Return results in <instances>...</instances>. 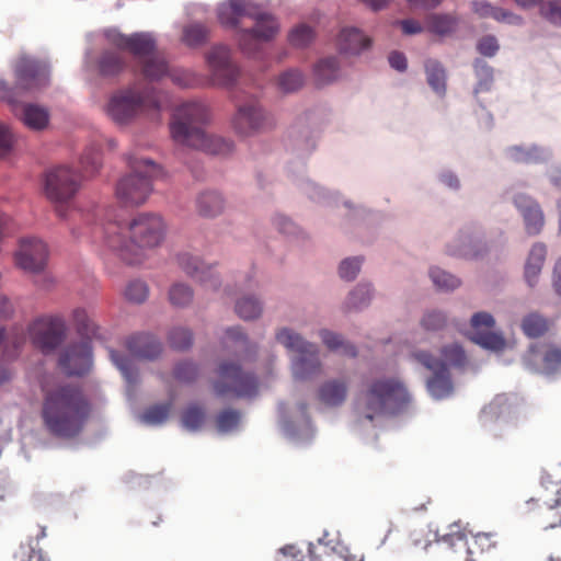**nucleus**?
<instances>
[{
    "instance_id": "nucleus-49",
    "label": "nucleus",
    "mask_w": 561,
    "mask_h": 561,
    "mask_svg": "<svg viewBox=\"0 0 561 561\" xmlns=\"http://www.w3.org/2000/svg\"><path fill=\"white\" fill-rule=\"evenodd\" d=\"M340 65L336 58L327 57L321 59L314 67V73L322 83L333 81L339 73Z\"/></svg>"
},
{
    "instance_id": "nucleus-16",
    "label": "nucleus",
    "mask_w": 561,
    "mask_h": 561,
    "mask_svg": "<svg viewBox=\"0 0 561 561\" xmlns=\"http://www.w3.org/2000/svg\"><path fill=\"white\" fill-rule=\"evenodd\" d=\"M213 84L232 89L240 78V68L232 59L231 49L218 44L213 46L205 55Z\"/></svg>"
},
{
    "instance_id": "nucleus-42",
    "label": "nucleus",
    "mask_w": 561,
    "mask_h": 561,
    "mask_svg": "<svg viewBox=\"0 0 561 561\" xmlns=\"http://www.w3.org/2000/svg\"><path fill=\"white\" fill-rule=\"evenodd\" d=\"M427 275L435 289L440 293L454 291L461 285V279L457 275L436 265L428 268Z\"/></svg>"
},
{
    "instance_id": "nucleus-39",
    "label": "nucleus",
    "mask_w": 561,
    "mask_h": 561,
    "mask_svg": "<svg viewBox=\"0 0 561 561\" xmlns=\"http://www.w3.org/2000/svg\"><path fill=\"white\" fill-rule=\"evenodd\" d=\"M125 68V60L117 51L106 49L95 60V70L102 77H115Z\"/></svg>"
},
{
    "instance_id": "nucleus-14",
    "label": "nucleus",
    "mask_w": 561,
    "mask_h": 561,
    "mask_svg": "<svg viewBox=\"0 0 561 561\" xmlns=\"http://www.w3.org/2000/svg\"><path fill=\"white\" fill-rule=\"evenodd\" d=\"M217 374L219 380L214 382V391L224 397L233 393L239 398H253L259 391V381L253 373L245 371L233 362H221Z\"/></svg>"
},
{
    "instance_id": "nucleus-36",
    "label": "nucleus",
    "mask_w": 561,
    "mask_h": 561,
    "mask_svg": "<svg viewBox=\"0 0 561 561\" xmlns=\"http://www.w3.org/2000/svg\"><path fill=\"white\" fill-rule=\"evenodd\" d=\"M467 336L476 345L492 353H501L506 347V340L501 332L476 330L469 331Z\"/></svg>"
},
{
    "instance_id": "nucleus-10",
    "label": "nucleus",
    "mask_w": 561,
    "mask_h": 561,
    "mask_svg": "<svg viewBox=\"0 0 561 561\" xmlns=\"http://www.w3.org/2000/svg\"><path fill=\"white\" fill-rule=\"evenodd\" d=\"M129 172L116 184V196L126 206L144 204L152 192V179L159 172L151 159L138 158L133 153L126 156Z\"/></svg>"
},
{
    "instance_id": "nucleus-31",
    "label": "nucleus",
    "mask_w": 561,
    "mask_h": 561,
    "mask_svg": "<svg viewBox=\"0 0 561 561\" xmlns=\"http://www.w3.org/2000/svg\"><path fill=\"white\" fill-rule=\"evenodd\" d=\"M339 49L347 56H359L371 45V39L355 26H344L340 31Z\"/></svg>"
},
{
    "instance_id": "nucleus-34",
    "label": "nucleus",
    "mask_w": 561,
    "mask_h": 561,
    "mask_svg": "<svg viewBox=\"0 0 561 561\" xmlns=\"http://www.w3.org/2000/svg\"><path fill=\"white\" fill-rule=\"evenodd\" d=\"M197 213L205 218H215L225 209V198L214 190L201 192L195 199Z\"/></svg>"
},
{
    "instance_id": "nucleus-64",
    "label": "nucleus",
    "mask_w": 561,
    "mask_h": 561,
    "mask_svg": "<svg viewBox=\"0 0 561 561\" xmlns=\"http://www.w3.org/2000/svg\"><path fill=\"white\" fill-rule=\"evenodd\" d=\"M148 294L147 285L141 280H134L128 284L125 290L126 298L131 302H142Z\"/></svg>"
},
{
    "instance_id": "nucleus-45",
    "label": "nucleus",
    "mask_w": 561,
    "mask_h": 561,
    "mask_svg": "<svg viewBox=\"0 0 561 561\" xmlns=\"http://www.w3.org/2000/svg\"><path fill=\"white\" fill-rule=\"evenodd\" d=\"M234 311L242 320L253 321L261 317L263 302L254 295H244L236 301Z\"/></svg>"
},
{
    "instance_id": "nucleus-23",
    "label": "nucleus",
    "mask_w": 561,
    "mask_h": 561,
    "mask_svg": "<svg viewBox=\"0 0 561 561\" xmlns=\"http://www.w3.org/2000/svg\"><path fill=\"white\" fill-rule=\"evenodd\" d=\"M527 367L548 377H561V346L531 345L524 357Z\"/></svg>"
},
{
    "instance_id": "nucleus-22",
    "label": "nucleus",
    "mask_w": 561,
    "mask_h": 561,
    "mask_svg": "<svg viewBox=\"0 0 561 561\" xmlns=\"http://www.w3.org/2000/svg\"><path fill=\"white\" fill-rule=\"evenodd\" d=\"M16 87L12 89L33 92L49 83V67L46 61L30 56L21 57L14 68Z\"/></svg>"
},
{
    "instance_id": "nucleus-1",
    "label": "nucleus",
    "mask_w": 561,
    "mask_h": 561,
    "mask_svg": "<svg viewBox=\"0 0 561 561\" xmlns=\"http://www.w3.org/2000/svg\"><path fill=\"white\" fill-rule=\"evenodd\" d=\"M317 138L309 126H295L289 134L288 149L297 154L299 161L289 163L287 174L297 188L306 195L311 202L324 207H337L342 204L346 208L345 220L353 226H371L381 219V214L364 204L354 203L343 198L335 191L324 187L306 174L305 158L316 148Z\"/></svg>"
},
{
    "instance_id": "nucleus-24",
    "label": "nucleus",
    "mask_w": 561,
    "mask_h": 561,
    "mask_svg": "<svg viewBox=\"0 0 561 561\" xmlns=\"http://www.w3.org/2000/svg\"><path fill=\"white\" fill-rule=\"evenodd\" d=\"M92 365V346L87 340L69 344L59 356V366L67 376H83Z\"/></svg>"
},
{
    "instance_id": "nucleus-46",
    "label": "nucleus",
    "mask_w": 561,
    "mask_h": 561,
    "mask_svg": "<svg viewBox=\"0 0 561 561\" xmlns=\"http://www.w3.org/2000/svg\"><path fill=\"white\" fill-rule=\"evenodd\" d=\"M108 356L113 365L119 370L128 387L136 386L138 382V370L134 362L126 355L110 348Z\"/></svg>"
},
{
    "instance_id": "nucleus-30",
    "label": "nucleus",
    "mask_w": 561,
    "mask_h": 561,
    "mask_svg": "<svg viewBox=\"0 0 561 561\" xmlns=\"http://www.w3.org/2000/svg\"><path fill=\"white\" fill-rule=\"evenodd\" d=\"M129 353L139 359L153 360L162 352V344L151 334H135L126 341Z\"/></svg>"
},
{
    "instance_id": "nucleus-26",
    "label": "nucleus",
    "mask_w": 561,
    "mask_h": 561,
    "mask_svg": "<svg viewBox=\"0 0 561 561\" xmlns=\"http://www.w3.org/2000/svg\"><path fill=\"white\" fill-rule=\"evenodd\" d=\"M47 259L48 251L46 244L35 238L23 240L15 256L20 268L36 276L44 273Z\"/></svg>"
},
{
    "instance_id": "nucleus-33",
    "label": "nucleus",
    "mask_w": 561,
    "mask_h": 561,
    "mask_svg": "<svg viewBox=\"0 0 561 561\" xmlns=\"http://www.w3.org/2000/svg\"><path fill=\"white\" fill-rule=\"evenodd\" d=\"M472 70L476 80L472 90L474 98L481 93L491 92L495 82L494 68L483 58L477 57L472 61Z\"/></svg>"
},
{
    "instance_id": "nucleus-53",
    "label": "nucleus",
    "mask_w": 561,
    "mask_h": 561,
    "mask_svg": "<svg viewBox=\"0 0 561 561\" xmlns=\"http://www.w3.org/2000/svg\"><path fill=\"white\" fill-rule=\"evenodd\" d=\"M209 31L205 25L193 23L184 27L183 39L190 46L204 44L208 38Z\"/></svg>"
},
{
    "instance_id": "nucleus-6",
    "label": "nucleus",
    "mask_w": 561,
    "mask_h": 561,
    "mask_svg": "<svg viewBox=\"0 0 561 561\" xmlns=\"http://www.w3.org/2000/svg\"><path fill=\"white\" fill-rule=\"evenodd\" d=\"M165 232V225L157 214H137L126 224L113 225L107 228V245L117 251L127 264L141 262L146 249L159 245Z\"/></svg>"
},
{
    "instance_id": "nucleus-13",
    "label": "nucleus",
    "mask_w": 561,
    "mask_h": 561,
    "mask_svg": "<svg viewBox=\"0 0 561 561\" xmlns=\"http://www.w3.org/2000/svg\"><path fill=\"white\" fill-rule=\"evenodd\" d=\"M278 414L279 430L291 444L306 446L314 439L317 431L305 402L299 401L290 407L286 403H280L278 405Z\"/></svg>"
},
{
    "instance_id": "nucleus-17",
    "label": "nucleus",
    "mask_w": 561,
    "mask_h": 561,
    "mask_svg": "<svg viewBox=\"0 0 561 561\" xmlns=\"http://www.w3.org/2000/svg\"><path fill=\"white\" fill-rule=\"evenodd\" d=\"M272 125L271 114L255 98L243 101L232 118L236 133L245 137L262 133Z\"/></svg>"
},
{
    "instance_id": "nucleus-48",
    "label": "nucleus",
    "mask_w": 561,
    "mask_h": 561,
    "mask_svg": "<svg viewBox=\"0 0 561 561\" xmlns=\"http://www.w3.org/2000/svg\"><path fill=\"white\" fill-rule=\"evenodd\" d=\"M522 330L528 337L536 339L547 332L548 322L541 314L531 312L523 318Z\"/></svg>"
},
{
    "instance_id": "nucleus-20",
    "label": "nucleus",
    "mask_w": 561,
    "mask_h": 561,
    "mask_svg": "<svg viewBox=\"0 0 561 561\" xmlns=\"http://www.w3.org/2000/svg\"><path fill=\"white\" fill-rule=\"evenodd\" d=\"M504 161L517 165L548 164L553 160L554 151L550 146L538 142H515L502 149Z\"/></svg>"
},
{
    "instance_id": "nucleus-29",
    "label": "nucleus",
    "mask_w": 561,
    "mask_h": 561,
    "mask_svg": "<svg viewBox=\"0 0 561 561\" xmlns=\"http://www.w3.org/2000/svg\"><path fill=\"white\" fill-rule=\"evenodd\" d=\"M425 82L437 100L442 101L447 95L448 72L442 61L435 58H426L423 61Z\"/></svg>"
},
{
    "instance_id": "nucleus-59",
    "label": "nucleus",
    "mask_w": 561,
    "mask_h": 561,
    "mask_svg": "<svg viewBox=\"0 0 561 561\" xmlns=\"http://www.w3.org/2000/svg\"><path fill=\"white\" fill-rule=\"evenodd\" d=\"M168 415L167 405H153L140 415V421L147 425H161L167 421Z\"/></svg>"
},
{
    "instance_id": "nucleus-4",
    "label": "nucleus",
    "mask_w": 561,
    "mask_h": 561,
    "mask_svg": "<svg viewBox=\"0 0 561 561\" xmlns=\"http://www.w3.org/2000/svg\"><path fill=\"white\" fill-rule=\"evenodd\" d=\"M217 15L227 27H238L245 18L254 22L251 27L239 28L236 35L240 50L251 57L257 56L262 43L273 41L280 30L273 14L261 10L250 0H227L218 5Z\"/></svg>"
},
{
    "instance_id": "nucleus-27",
    "label": "nucleus",
    "mask_w": 561,
    "mask_h": 561,
    "mask_svg": "<svg viewBox=\"0 0 561 561\" xmlns=\"http://www.w3.org/2000/svg\"><path fill=\"white\" fill-rule=\"evenodd\" d=\"M180 267L192 278L206 288L216 290L220 286V278L211 264L203 262L197 255L182 252L178 255Z\"/></svg>"
},
{
    "instance_id": "nucleus-43",
    "label": "nucleus",
    "mask_w": 561,
    "mask_h": 561,
    "mask_svg": "<svg viewBox=\"0 0 561 561\" xmlns=\"http://www.w3.org/2000/svg\"><path fill=\"white\" fill-rule=\"evenodd\" d=\"M366 257L362 254L345 256L337 263L336 275L344 283H353L359 276Z\"/></svg>"
},
{
    "instance_id": "nucleus-3",
    "label": "nucleus",
    "mask_w": 561,
    "mask_h": 561,
    "mask_svg": "<svg viewBox=\"0 0 561 561\" xmlns=\"http://www.w3.org/2000/svg\"><path fill=\"white\" fill-rule=\"evenodd\" d=\"M210 122L209 110L198 100H185L175 104L170 119L172 140L181 147L226 156L233 151L234 144L206 130Z\"/></svg>"
},
{
    "instance_id": "nucleus-54",
    "label": "nucleus",
    "mask_w": 561,
    "mask_h": 561,
    "mask_svg": "<svg viewBox=\"0 0 561 561\" xmlns=\"http://www.w3.org/2000/svg\"><path fill=\"white\" fill-rule=\"evenodd\" d=\"M436 180L439 185L451 193H459L462 188V183L458 173L450 168L440 169L436 174Z\"/></svg>"
},
{
    "instance_id": "nucleus-52",
    "label": "nucleus",
    "mask_w": 561,
    "mask_h": 561,
    "mask_svg": "<svg viewBox=\"0 0 561 561\" xmlns=\"http://www.w3.org/2000/svg\"><path fill=\"white\" fill-rule=\"evenodd\" d=\"M313 30L306 24L297 25L290 31L288 35V42L295 48L307 47L313 41Z\"/></svg>"
},
{
    "instance_id": "nucleus-12",
    "label": "nucleus",
    "mask_w": 561,
    "mask_h": 561,
    "mask_svg": "<svg viewBox=\"0 0 561 561\" xmlns=\"http://www.w3.org/2000/svg\"><path fill=\"white\" fill-rule=\"evenodd\" d=\"M489 252L486 232L479 221L465 222L444 244V253L458 260H478Z\"/></svg>"
},
{
    "instance_id": "nucleus-28",
    "label": "nucleus",
    "mask_w": 561,
    "mask_h": 561,
    "mask_svg": "<svg viewBox=\"0 0 561 561\" xmlns=\"http://www.w3.org/2000/svg\"><path fill=\"white\" fill-rule=\"evenodd\" d=\"M376 295V288L370 280L363 279L354 285L341 304L344 314L359 313L369 308Z\"/></svg>"
},
{
    "instance_id": "nucleus-2",
    "label": "nucleus",
    "mask_w": 561,
    "mask_h": 561,
    "mask_svg": "<svg viewBox=\"0 0 561 561\" xmlns=\"http://www.w3.org/2000/svg\"><path fill=\"white\" fill-rule=\"evenodd\" d=\"M410 402L405 386L398 378L373 379L354 402V426L367 436L382 420L402 413Z\"/></svg>"
},
{
    "instance_id": "nucleus-60",
    "label": "nucleus",
    "mask_w": 561,
    "mask_h": 561,
    "mask_svg": "<svg viewBox=\"0 0 561 561\" xmlns=\"http://www.w3.org/2000/svg\"><path fill=\"white\" fill-rule=\"evenodd\" d=\"M193 336L185 328H174L169 333V343L175 350H186L192 345Z\"/></svg>"
},
{
    "instance_id": "nucleus-61",
    "label": "nucleus",
    "mask_w": 561,
    "mask_h": 561,
    "mask_svg": "<svg viewBox=\"0 0 561 561\" xmlns=\"http://www.w3.org/2000/svg\"><path fill=\"white\" fill-rule=\"evenodd\" d=\"M476 49L481 56L492 58L500 50V43L494 35L486 34L477 41Z\"/></svg>"
},
{
    "instance_id": "nucleus-41",
    "label": "nucleus",
    "mask_w": 561,
    "mask_h": 561,
    "mask_svg": "<svg viewBox=\"0 0 561 561\" xmlns=\"http://www.w3.org/2000/svg\"><path fill=\"white\" fill-rule=\"evenodd\" d=\"M430 533H433V539H431L428 537L424 538L423 530H421V531H417V530L412 531L411 535H410L412 545L414 547H420V546L423 545V549L427 550V548L432 545L433 541H436V542L443 541V542L447 543L450 548H453V547H455L456 541H463L465 540V535L462 533H460V531H450L448 534L443 535L442 537L439 536L437 529H435V530L430 529L428 534Z\"/></svg>"
},
{
    "instance_id": "nucleus-11",
    "label": "nucleus",
    "mask_w": 561,
    "mask_h": 561,
    "mask_svg": "<svg viewBox=\"0 0 561 561\" xmlns=\"http://www.w3.org/2000/svg\"><path fill=\"white\" fill-rule=\"evenodd\" d=\"M81 180V174L67 165L53 168L45 173L43 192L61 219H66L72 210V199L79 191Z\"/></svg>"
},
{
    "instance_id": "nucleus-55",
    "label": "nucleus",
    "mask_w": 561,
    "mask_h": 561,
    "mask_svg": "<svg viewBox=\"0 0 561 561\" xmlns=\"http://www.w3.org/2000/svg\"><path fill=\"white\" fill-rule=\"evenodd\" d=\"M447 324V316L442 310H430L424 313L421 325L425 331L438 332Z\"/></svg>"
},
{
    "instance_id": "nucleus-56",
    "label": "nucleus",
    "mask_w": 561,
    "mask_h": 561,
    "mask_svg": "<svg viewBox=\"0 0 561 561\" xmlns=\"http://www.w3.org/2000/svg\"><path fill=\"white\" fill-rule=\"evenodd\" d=\"M169 299L173 306L185 307L193 299V289L184 283H176L170 288Z\"/></svg>"
},
{
    "instance_id": "nucleus-7",
    "label": "nucleus",
    "mask_w": 561,
    "mask_h": 561,
    "mask_svg": "<svg viewBox=\"0 0 561 561\" xmlns=\"http://www.w3.org/2000/svg\"><path fill=\"white\" fill-rule=\"evenodd\" d=\"M110 43L131 54L136 69L149 81H159L168 72V61L157 49V39L150 32L125 35L115 28L104 32Z\"/></svg>"
},
{
    "instance_id": "nucleus-57",
    "label": "nucleus",
    "mask_w": 561,
    "mask_h": 561,
    "mask_svg": "<svg viewBox=\"0 0 561 561\" xmlns=\"http://www.w3.org/2000/svg\"><path fill=\"white\" fill-rule=\"evenodd\" d=\"M75 323L83 340L89 341L91 336L96 334V325L84 310H77L75 312Z\"/></svg>"
},
{
    "instance_id": "nucleus-40",
    "label": "nucleus",
    "mask_w": 561,
    "mask_h": 561,
    "mask_svg": "<svg viewBox=\"0 0 561 561\" xmlns=\"http://www.w3.org/2000/svg\"><path fill=\"white\" fill-rule=\"evenodd\" d=\"M305 82L306 75L301 69L296 67L282 70L275 78L277 90L285 94L294 93L300 90Z\"/></svg>"
},
{
    "instance_id": "nucleus-44",
    "label": "nucleus",
    "mask_w": 561,
    "mask_h": 561,
    "mask_svg": "<svg viewBox=\"0 0 561 561\" xmlns=\"http://www.w3.org/2000/svg\"><path fill=\"white\" fill-rule=\"evenodd\" d=\"M243 414L236 409L227 408L216 416V430L220 435H231L241 428Z\"/></svg>"
},
{
    "instance_id": "nucleus-35",
    "label": "nucleus",
    "mask_w": 561,
    "mask_h": 561,
    "mask_svg": "<svg viewBox=\"0 0 561 561\" xmlns=\"http://www.w3.org/2000/svg\"><path fill=\"white\" fill-rule=\"evenodd\" d=\"M347 394V385L342 379H330L324 381L318 390V398L327 407L341 405Z\"/></svg>"
},
{
    "instance_id": "nucleus-51",
    "label": "nucleus",
    "mask_w": 561,
    "mask_h": 561,
    "mask_svg": "<svg viewBox=\"0 0 561 561\" xmlns=\"http://www.w3.org/2000/svg\"><path fill=\"white\" fill-rule=\"evenodd\" d=\"M539 14L549 24L561 27V0H546L541 2Z\"/></svg>"
},
{
    "instance_id": "nucleus-58",
    "label": "nucleus",
    "mask_w": 561,
    "mask_h": 561,
    "mask_svg": "<svg viewBox=\"0 0 561 561\" xmlns=\"http://www.w3.org/2000/svg\"><path fill=\"white\" fill-rule=\"evenodd\" d=\"M170 77L172 82L179 85L182 89H190L197 84V77L194 72L190 70H170L168 67V72L163 77Z\"/></svg>"
},
{
    "instance_id": "nucleus-62",
    "label": "nucleus",
    "mask_w": 561,
    "mask_h": 561,
    "mask_svg": "<svg viewBox=\"0 0 561 561\" xmlns=\"http://www.w3.org/2000/svg\"><path fill=\"white\" fill-rule=\"evenodd\" d=\"M226 335L228 339L241 343V345L249 352V356H254L256 353V346L250 343L245 332L241 327H229L226 330Z\"/></svg>"
},
{
    "instance_id": "nucleus-8",
    "label": "nucleus",
    "mask_w": 561,
    "mask_h": 561,
    "mask_svg": "<svg viewBox=\"0 0 561 561\" xmlns=\"http://www.w3.org/2000/svg\"><path fill=\"white\" fill-rule=\"evenodd\" d=\"M275 340L288 352L291 376L297 381H307L322 370L320 347L295 330L283 327L275 333Z\"/></svg>"
},
{
    "instance_id": "nucleus-15",
    "label": "nucleus",
    "mask_w": 561,
    "mask_h": 561,
    "mask_svg": "<svg viewBox=\"0 0 561 561\" xmlns=\"http://www.w3.org/2000/svg\"><path fill=\"white\" fill-rule=\"evenodd\" d=\"M480 426L494 437H503L516 423V413L506 394H497L479 413Z\"/></svg>"
},
{
    "instance_id": "nucleus-38",
    "label": "nucleus",
    "mask_w": 561,
    "mask_h": 561,
    "mask_svg": "<svg viewBox=\"0 0 561 561\" xmlns=\"http://www.w3.org/2000/svg\"><path fill=\"white\" fill-rule=\"evenodd\" d=\"M546 255L547 247L545 243L537 242L531 247L525 264V279L530 287L537 284Z\"/></svg>"
},
{
    "instance_id": "nucleus-32",
    "label": "nucleus",
    "mask_w": 561,
    "mask_h": 561,
    "mask_svg": "<svg viewBox=\"0 0 561 561\" xmlns=\"http://www.w3.org/2000/svg\"><path fill=\"white\" fill-rule=\"evenodd\" d=\"M25 342L23 333L12 331L8 332L0 327V359L10 360L16 357L21 345ZM9 378V373L3 364L0 363V383Z\"/></svg>"
},
{
    "instance_id": "nucleus-37",
    "label": "nucleus",
    "mask_w": 561,
    "mask_h": 561,
    "mask_svg": "<svg viewBox=\"0 0 561 561\" xmlns=\"http://www.w3.org/2000/svg\"><path fill=\"white\" fill-rule=\"evenodd\" d=\"M437 363L442 364L448 370L450 368L456 370H463L468 365V356L463 347L457 343H449L440 347L439 357H436Z\"/></svg>"
},
{
    "instance_id": "nucleus-50",
    "label": "nucleus",
    "mask_w": 561,
    "mask_h": 561,
    "mask_svg": "<svg viewBox=\"0 0 561 561\" xmlns=\"http://www.w3.org/2000/svg\"><path fill=\"white\" fill-rule=\"evenodd\" d=\"M204 420L205 413L197 405H190L183 411L181 416L182 426L191 433L197 432L202 427Z\"/></svg>"
},
{
    "instance_id": "nucleus-25",
    "label": "nucleus",
    "mask_w": 561,
    "mask_h": 561,
    "mask_svg": "<svg viewBox=\"0 0 561 561\" xmlns=\"http://www.w3.org/2000/svg\"><path fill=\"white\" fill-rule=\"evenodd\" d=\"M512 203L523 219L526 234L529 237L540 234L546 225V216L540 203L524 192L514 194Z\"/></svg>"
},
{
    "instance_id": "nucleus-21",
    "label": "nucleus",
    "mask_w": 561,
    "mask_h": 561,
    "mask_svg": "<svg viewBox=\"0 0 561 561\" xmlns=\"http://www.w3.org/2000/svg\"><path fill=\"white\" fill-rule=\"evenodd\" d=\"M66 324L59 318L38 319L28 328L32 343L44 354L53 353L66 339Z\"/></svg>"
},
{
    "instance_id": "nucleus-9",
    "label": "nucleus",
    "mask_w": 561,
    "mask_h": 561,
    "mask_svg": "<svg viewBox=\"0 0 561 561\" xmlns=\"http://www.w3.org/2000/svg\"><path fill=\"white\" fill-rule=\"evenodd\" d=\"M161 102L150 83H138L112 95L107 104L108 116L119 125L131 122L140 112L159 113Z\"/></svg>"
},
{
    "instance_id": "nucleus-63",
    "label": "nucleus",
    "mask_w": 561,
    "mask_h": 561,
    "mask_svg": "<svg viewBox=\"0 0 561 561\" xmlns=\"http://www.w3.org/2000/svg\"><path fill=\"white\" fill-rule=\"evenodd\" d=\"M274 228L282 234L287 237H297L299 234V228L296 224L285 215H276L273 218Z\"/></svg>"
},
{
    "instance_id": "nucleus-18",
    "label": "nucleus",
    "mask_w": 561,
    "mask_h": 561,
    "mask_svg": "<svg viewBox=\"0 0 561 561\" xmlns=\"http://www.w3.org/2000/svg\"><path fill=\"white\" fill-rule=\"evenodd\" d=\"M412 357L425 369L432 373L426 380V389L434 400L447 399L453 394L454 383L450 371L437 363L436 356L427 351L417 350Z\"/></svg>"
},
{
    "instance_id": "nucleus-5",
    "label": "nucleus",
    "mask_w": 561,
    "mask_h": 561,
    "mask_svg": "<svg viewBox=\"0 0 561 561\" xmlns=\"http://www.w3.org/2000/svg\"><path fill=\"white\" fill-rule=\"evenodd\" d=\"M90 412V403L79 388L62 386L46 394L42 417L48 434L70 439L82 432Z\"/></svg>"
},
{
    "instance_id": "nucleus-19",
    "label": "nucleus",
    "mask_w": 561,
    "mask_h": 561,
    "mask_svg": "<svg viewBox=\"0 0 561 561\" xmlns=\"http://www.w3.org/2000/svg\"><path fill=\"white\" fill-rule=\"evenodd\" d=\"M0 99L10 105L14 116L28 128L33 130H43L47 127L49 123L48 111L37 104L20 102L10 84L1 78Z\"/></svg>"
},
{
    "instance_id": "nucleus-47",
    "label": "nucleus",
    "mask_w": 561,
    "mask_h": 561,
    "mask_svg": "<svg viewBox=\"0 0 561 561\" xmlns=\"http://www.w3.org/2000/svg\"><path fill=\"white\" fill-rule=\"evenodd\" d=\"M425 25L431 33L444 36L455 30L457 20L450 14L433 13L426 16Z\"/></svg>"
}]
</instances>
